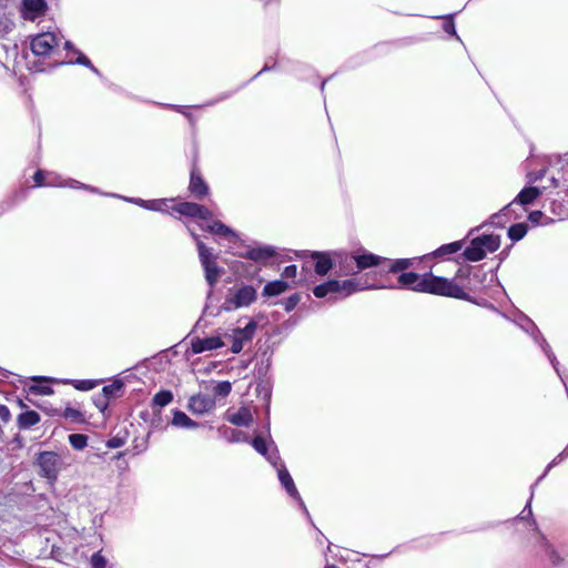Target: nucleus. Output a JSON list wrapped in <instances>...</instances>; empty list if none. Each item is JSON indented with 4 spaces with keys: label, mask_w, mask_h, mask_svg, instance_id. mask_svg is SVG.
I'll use <instances>...</instances> for the list:
<instances>
[{
    "label": "nucleus",
    "mask_w": 568,
    "mask_h": 568,
    "mask_svg": "<svg viewBox=\"0 0 568 568\" xmlns=\"http://www.w3.org/2000/svg\"><path fill=\"white\" fill-rule=\"evenodd\" d=\"M104 195H106V193H104ZM108 196H113V197H120L126 202H130V203H133V204H136L145 210H148L149 207V200H143V199H140V197H126V196H120V195H116V194H108Z\"/></svg>",
    "instance_id": "48"
},
{
    "label": "nucleus",
    "mask_w": 568,
    "mask_h": 568,
    "mask_svg": "<svg viewBox=\"0 0 568 568\" xmlns=\"http://www.w3.org/2000/svg\"><path fill=\"white\" fill-rule=\"evenodd\" d=\"M40 422V415L34 410H27L18 416V425L22 429H28Z\"/></svg>",
    "instance_id": "28"
},
{
    "label": "nucleus",
    "mask_w": 568,
    "mask_h": 568,
    "mask_svg": "<svg viewBox=\"0 0 568 568\" xmlns=\"http://www.w3.org/2000/svg\"><path fill=\"white\" fill-rule=\"evenodd\" d=\"M478 240L480 242V246L485 247L484 252L487 254V252H495L500 246V237L499 235L488 234V235H481L478 236Z\"/></svg>",
    "instance_id": "31"
},
{
    "label": "nucleus",
    "mask_w": 568,
    "mask_h": 568,
    "mask_svg": "<svg viewBox=\"0 0 568 568\" xmlns=\"http://www.w3.org/2000/svg\"><path fill=\"white\" fill-rule=\"evenodd\" d=\"M288 288V284L285 281L276 280L268 282L263 288V295L267 297L277 296L284 293Z\"/></svg>",
    "instance_id": "26"
},
{
    "label": "nucleus",
    "mask_w": 568,
    "mask_h": 568,
    "mask_svg": "<svg viewBox=\"0 0 568 568\" xmlns=\"http://www.w3.org/2000/svg\"><path fill=\"white\" fill-rule=\"evenodd\" d=\"M231 389H232L231 383L227 382V381H223V382H219L214 386L213 394L215 396L224 397V396H227L231 393Z\"/></svg>",
    "instance_id": "47"
},
{
    "label": "nucleus",
    "mask_w": 568,
    "mask_h": 568,
    "mask_svg": "<svg viewBox=\"0 0 568 568\" xmlns=\"http://www.w3.org/2000/svg\"><path fill=\"white\" fill-rule=\"evenodd\" d=\"M384 287H385L384 284L369 283L368 274H366L364 277H359V278H351V280H345L343 282L338 281L337 294L341 297H346L355 292L371 290V288H384Z\"/></svg>",
    "instance_id": "8"
},
{
    "label": "nucleus",
    "mask_w": 568,
    "mask_h": 568,
    "mask_svg": "<svg viewBox=\"0 0 568 568\" xmlns=\"http://www.w3.org/2000/svg\"><path fill=\"white\" fill-rule=\"evenodd\" d=\"M64 48L67 50H73L75 53H78V58L75 59V61H70V63H77V64L84 65V67L89 68L92 72H94L95 74H98V75L100 74L99 70L91 63V61L83 53L73 49V45L70 41L64 42Z\"/></svg>",
    "instance_id": "33"
},
{
    "label": "nucleus",
    "mask_w": 568,
    "mask_h": 568,
    "mask_svg": "<svg viewBox=\"0 0 568 568\" xmlns=\"http://www.w3.org/2000/svg\"><path fill=\"white\" fill-rule=\"evenodd\" d=\"M91 568H109V560L102 550L95 551L90 558Z\"/></svg>",
    "instance_id": "40"
},
{
    "label": "nucleus",
    "mask_w": 568,
    "mask_h": 568,
    "mask_svg": "<svg viewBox=\"0 0 568 568\" xmlns=\"http://www.w3.org/2000/svg\"><path fill=\"white\" fill-rule=\"evenodd\" d=\"M215 402L212 397L203 394L194 395L189 400V409L193 414L202 415L212 410Z\"/></svg>",
    "instance_id": "15"
},
{
    "label": "nucleus",
    "mask_w": 568,
    "mask_h": 568,
    "mask_svg": "<svg viewBox=\"0 0 568 568\" xmlns=\"http://www.w3.org/2000/svg\"><path fill=\"white\" fill-rule=\"evenodd\" d=\"M277 468L278 480L291 497H298L297 489L288 470L281 464Z\"/></svg>",
    "instance_id": "21"
},
{
    "label": "nucleus",
    "mask_w": 568,
    "mask_h": 568,
    "mask_svg": "<svg viewBox=\"0 0 568 568\" xmlns=\"http://www.w3.org/2000/svg\"><path fill=\"white\" fill-rule=\"evenodd\" d=\"M16 24L11 16L0 9V39L6 38L14 29Z\"/></svg>",
    "instance_id": "32"
},
{
    "label": "nucleus",
    "mask_w": 568,
    "mask_h": 568,
    "mask_svg": "<svg viewBox=\"0 0 568 568\" xmlns=\"http://www.w3.org/2000/svg\"><path fill=\"white\" fill-rule=\"evenodd\" d=\"M169 108H171V109H173V110H175V111H178V112H181V113H183V114H186V113L184 112V106H181V105H169Z\"/></svg>",
    "instance_id": "61"
},
{
    "label": "nucleus",
    "mask_w": 568,
    "mask_h": 568,
    "mask_svg": "<svg viewBox=\"0 0 568 568\" xmlns=\"http://www.w3.org/2000/svg\"><path fill=\"white\" fill-rule=\"evenodd\" d=\"M37 462L40 471L44 477L48 479L57 478L62 466L61 458L57 453L42 452L39 454Z\"/></svg>",
    "instance_id": "7"
},
{
    "label": "nucleus",
    "mask_w": 568,
    "mask_h": 568,
    "mask_svg": "<svg viewBox=\"0 0 568 568\" xmlns=\"http://www.w3.org/2000/svg\"><path fill=\"white\" fill-rule=\"evenodd\" d=\"M32 381L34 382V384H32L28 387V392L30 394H34V395H51V394H53V389L51 386L42 384L43 382H47L48 378L32 377Z\"/></svg>",
    "instance_id": "27"
},
{
    "label": "nucleus",
    "mask_w": 568,
    "mask_h": 568,
    "mask_svg": "<svg viewBox=\"0 0 568 568\" xmlns=\"http://www.w3.org/2000/svg\"><path fill=\"white\" fill-rule=\"evenodd\" d=\"M388 288H404L419 293H428L457 300L470 301L469 295L455 283L443 276H436L433 273L419 275L414 272H403L397 277V285H384Z\"/></svg>",
    "instance_id": "2"
},
{
    "label": "nucleus",
    "mask_w": 568,
    "mask_h": 568,
    "mask_svg": "<svg viewBox=\"0 0 568 568\" xmlns=\"http://www.w3.org/2000/svg\"><path fill=\"white\" fill-rule=\"evenodd\" d=\"M274 254L275 251L272 246H258L247 250L243 256L254 262H261L272 257Z\"/></svg>",
    "instance_id": "22"
},
{
    "label": "nucleus",
    "mask_w": 568,
    "mask_h": 568,
    "mask_svg": "<svg viewBox=\"0 0 568 568\" xmlns=\"http://www.w3.org/2000/svg\"><path fill=\"white\" fill-rule=\"evenodd\" d=\"M122 445H123V440L118 437H113V438L109 439V442H108V447H110V448H119Z\"/></svg>",
    "instance_id": "57"
},
{
    "label": "nucleus",
    "mask_w": 568,
    "mask_h": 568,
    "mask_svg": "<svg viewBox=\"0 0 568 568\" xmlns=\"http://www.w3.org/2000/svg\"><path fill=\"white\" fill-rule=\"evenodd\" d=\"M256 300V290L251 285H242L231 290L225 297L222 308L231 312L241 307L250 306Z\"/></svg>",
    "instance_id": "4"
},
{
    "label": "nucleus",
    "mask_w": 568,
    "mask_h": 568,
    "mask_svg": "<svg viewBox=\"0 0 568 568\" xmlns=\"http://www.w3.org/2000/svg\"><path fill=\"white\" fill-rule=\"evenodd\" d=\"M395 550H396V548H394L392 551H389L387 554L372 555L371 556V560L366 564V568H373V561L374 560L382 561L385 558H387L390 554H393Z\"/></svg>",
    "instance_id": "51"
},
{
    "label": "nucleus",
    "mask_w": 568,
    "mask_h": 568,
    "mask_svg": "<svg viewBox=\"0 0 568 568\" xmlns=\"http://www.w3.org/2000/svg\"><path fill=\"white\" fill-rule=\"evenodd\" d=\"M334 265L338 268V274L341 276L358 273L356 268V252H353L352 254L334 253Z\"/></svg>",
    "instance_id": "10"
},
{
    "label": "nucleus",
    "mask_w": 568,
    "mask_h": 568,
    "mask_svg": "<svg viewBox=\"0 0 568 568\" xmlns=\"http://www.w3.org/2000/svg\"><path fill=\"white\" fill-rule=\"evenodd\" d=\"M480 242L478 237L471 240L470 244L465 248L464 256L467 261L478 262L481 261L486 254L484 252L485 247L480 246Z\"/></svg>",
    "instance_id": "20"
},
{
    "label": "nucleus",
    "mask_w": 568,
    "mask_h": 568,
    "mask_svg": "<svg viewBox=\"0 0 568 568\" xmlns=\"http://www.w3.org/2000/svg\"><path fill=\"white\" fill-rule=\"evenodd\" d=\"M187 230L196 243V247L199 251V258L201 265L205 272V280L211 288L217 283L222 268H220L216 264V256L213 254L212 248L207 247L200 239V236L194 232V230L187 225ZM212 296V290L207 293V298Z\"/></svg>",
    "instance_id": "3"
},
{
    "label": "nucleus",
    "mask_w": 568,
    "mask_h": 568,
    "mask_svg": "<svg viewBox=\"0 0 568 568\" xmlns=\"http://www.w3.org/2000/svg\"><path fill=\"white\" fill-rule=\"evenodd\" d=\"M516 323L525 331L527 332L528 334H530L534 338V341L540 345L541 349L544 351V353L546 354V356L548 357V359L550 361L552 367L555 368V371L557 372V374L559 375V369H558V365H559V362L557 361L555 354L551 352L550 349V346L548 345L547 341L542 337L541 333L539 332L538 327L535 325V323L528 318L527 316L525 315H519L518 320L516 321Z\"/></svg>",
    "instance_id": "5"
},
{
    "label": "nucleus",
    "mask_w": 568,
    "mask_h": 568,
    "mask_svg": "<svg viewBox=\"0 0 568 568\" xmlns=\"http://www.w3.org/2000/svg\"><path fill=\"white\" fill-rule=\"evenodd\" d=\"M437 540H438V537H437V536H432V537H429V538L427 539V546H429V545H430V541L436 542Z\"/></svg>",
    "instance_id": "62"
},
{
    "label": "nucleus",
    "mask_w": 568,
    "mask_h": 568,
    "mask_svg": "<svg viewBox=\"0 0 568 568\" xmlns=\"http://www.w3.org/2000/svg\"><path fill=\"white\" fill-rule=\"evenodd\" d=\"M255 331L256 323L251 320L244 327L234 328L232 334H225V337H239L245 343L253 338Z\"/></svg>",
    "instance_id": "23"
},
{
    "label": "nucleus",
    "mask_w": 568,
    "mask_h": 568,
    "mask_svg": "<svg viewBox=\"0 0 568 568\" xmlns=\"http://www.w3.org/2000/svg\"><path fill=\"white\" fill-rule=\"evenodd\" d=\"M297 274V267L296 265H288L284 268L282 275L286 278H293Z\"/></svg>",
    "instance_id": "53"
},
{
    "label": "nucleus",
    "mask_w": 568,
    "mask_h": 568,
    "mask_svg": "<svg viewBox=\"0 0 568 568\" xmlns=\"http://www.w3.org/2000/svg\"><path fill=\"white\" fill-rule=\"evenodd\" d=\"M225 345L221 336H209L204 338L195 337L191 341L193 354H201L207 351H214Z\"/></svg>",
    "instance_id": "12"
},
{
    "label": "nucleus",
    "mask_w": 568,
    "mask_h": 568,
    "mask_svg": "<svg viewBox=\"0 0 568 568\" xmlns=\"http://www.w3.org/2000/svg\"><path fill=\"white\" fill-rule=\"evenodd\" d=\"M172 425L180 428H196L199 424L192 420L184 412L175 410Z\"/></svg>",
    "instance_id": "29"
},
{
    "label": "nucleus",
    "mask_w": 568,
    "mask_h": 568,
    "mask_svg": "<svg viewBox=\"0 0 568 568\" xmlns=\"http://www.w3.org/2000/svg\"><path fill=\"white\" fill-rule=\"evenodd\" d=\"M274 67H275V62H274L272 65H270L268 63H265V65L263 67V69H262L257 74H255V75H254V78H256L257 75H260L262 72H266V71H268V70L274 69Z\"/></svg>",
    "instance_id": "59"
},
{
    "label": "nucleus",
    "mask_w": 568,
    "mask_h": 568,
    "mask_svg": "<svg viewBox=\"0 0 568 568\" xmlns=\"http://www.w3.org/2000/svg\"><path fill=\"white\" fill-rule=\"evenodd\" d=\"M199 226L204 231H207L212 234H216L220 236H224V237H235L236 236V234L229 226H226L225 224H223L220 221H211V220L204 221L203 223H200Z\"/></svg>",
    "instance_id": "18"
},
{
    "label": "nucleus",
    "mask_w": 568,
    "mask_h": 568,
    "mask_svg": "<svg viewBox=\"0 0 568 568\" xmlns=\"http://www.w3.org/2000/svg\"><path fill=\"white\" fill-rule=\"evenodd\" d=\"M59 45L58 37L52 32H43L31 39L30 49L34 55L47 57Z\"/></svg>",
    "instance_id": "6"
},
{
    "label": "nucleus",
    "mask_w": 568,
    "mask_h": 568,
    "mask_svg": "<svg viewBox=\"0 0 568 568\" xmlns=\"http://www.w3.org/2000/svg\"><path fill=\"white\" fill-rule=\"evenodd\" d=\"M173 399V394L170 390H161L153 397V404L159 407L169 405Z\"/></svg>",
    "instance_id": "41"
},
{
    "label": "nucleus",
    "mask_w": 568,
    "mask_h": 568,
    "mask_svg": "<svg viewBox=\"0 0 568 568\" xmlns=\"http://www.w3.org/2000/svg\"><path fill=\"white\" fill-rule=\"evenodd\" d=\"M252 419V414L246 407H241L237 412L227 415V420L236 426H248Z\"/></svg>",
    "instance_id": "24"
},
{
    "label": "nucleus",
    "mask_w": 568,
    "mask_h": 568,
    "mask_svg": "<svg viewBox=\"0 0 568 568\" xmlns=\"http://www.w3.org/2000/svg\"><path fill=\"white\" fill-rule=\"evenodd\" d=\"M510 205H506L498 213H495L490 216L489 223L495 226H503L508 220L507 215L509 213Z\"/></svg>",
    "instance_id": "39"
},
{
    "label": "nucleus",
    "mask_w": 568,
    "mask_h": 568,
    "mask_svg": "<svg viewBox=\"0 0 568 568\" xmlns=\"http://www.w3.org/2000/svg\"><path fill=\"white\" fill-rule=\"evenodd\" d=\"M47 9L45 0H23L21 16L24 20L34 21L44 14Z\"/></svg>",
    "instance_id": "13"
},
{
    "label": "nucleus",
    "mask_w": 568,
    "mask_h": 568,
    "mask_svg": "<svg viewBox=\"0 0 568 568\" xmlns=\"http://www.w3.org/2000/svg\"><path fill=\"white\" fill-rule=\"evenodd\" d=\"M172 210L184 216L196 217L201 223L212 220L213 216L212 211L206 206L193 202L178 203L172 207Z\"/></svg>",
    "instance_id": "9"
},
{
    "label": "nucleus",
    "mask_w": 568,
    "mask_h": 568,
    "mask_svg": "<svg viewBox=\"0 0 568 568\" xmlns=\"http://www.w3.org/2000/svg\"><path fill=\"white\" fill-rule=\"evenodd\" d=\"M528 226L526 223H517L513 224L508 229V236L511 241L517 242L524 239V236L527 234Z\"/></svg>",
    "instance_id": "34"
},
{
    "label": "nucleus",
    "mask_w": 568,
    "mask_h": 568,
    "mask_svg": "<svg viewBox=\"0 0 568 568\" xmlns=\"http://www.w3.org/2000/svg\"><path fill=\"white\" fill-rule=\"evenodd\" d=\"M9 415V409L6 406L0 407V416L6 418Z\"/></svg>",
    "instance_id": "60"
},
{
    "label": "nucleus",
    "mask_w": 568,
    "mask_h": 568,
    "mask_svg": "<svg viewBox=\"0 0 568 568\" xmlns=\"http://www.w3.org/2000/svg\"><path fill=\"white\" fill-rule=\"evenodd\" d=\"M312 258L315 262V272L321 276L326 275L335 266L334 257H331L328 253L313 252Z\"/></svg>",
    "instance_id": "17"
},
{
    "label": "nucleus",
    "mask_w": 568,
    "mask_h": 568,
    "mask_svg": "<svg viewBox=\"0 0 568 568\" xmlns=\"http://www.w3.org/2000/svg\"><path fill=\"white\" fill-rule=\"evenodd\" d=\"M171 200H168V199L149 200L148 210L155 211V212H166L168 203Z\"/></svg>",
    "instance_id": "46"
},
{
    "label": "nucleus",
    "mask_w": 568,
    "mask_h": 568,
    "mask_svg": "<svg viewBox=\"0 0 568 568\" xmlns=\"http://www.w3.org/2000/svg\"><path fill=\"white\" fill-rule=\"evenodd\" d=\"M540 195L541 191L538 187L527 186L524 187L508 205H510V207L514 204L528 205L531 204Z\"/></svg>",
    "instance_id": "19"
},
{
    "label": "nucleus",
    "mask_w": 568,
    "mask_h": 568,
    "mask_svg": "<svg viewBox=\"0 0 568 568\" xmlns=\"http://www.w3.org/2000/svg\"><path fill=\"white\" fill-rule=\"evenodd\" d=\"M531 500L528 499L521 513L513 518L511 521L515 525L521 524L527 529V541L537 556L548 560L554 568L561 567L565 564V556H568V549L564 542L551 536V539L558 544V548H556L550 539L539 529L534 518Z\"/></svg>",
    "instance_id": "1"
},
{
    "label": "nucleus",
    "mask_w": 568,
    "mask_h": 568,
    "mask_svg": "<svg viewBox=\"0 0 568 568\" xmlns=\"http://www.w3.org/2000/svg\"><path fill=\"white\" fill-rule=\"evenodd\" d=\"M123 383L121 381H114L113 383L105 385L102 388L101 394L105 395V397L110 400L111 398H115L120 395L123 388Z\"/></svg>",
    "instance_id": "36"
},
{
    "label": "nucleus",
    "mask_w": 568,
    "mask_h": 568,
    "mask_svg": "<svg viewBox=\"0 0 568 568\" xmlns=\"http://www.w3.org/2000/svg\"><path fill=\"white\" fill-rule=\"evenodd\" d=\"M220 432H221L222 436L224 438H226V440L230 443H239V442L245 440V438H246V436L243 432L234 429V428L224 427V428H221Z\"/></svg>",
    "instance_id": "37"
},
{
    "label": "nucleus",
    "mask_w": 568,
    "mask_h": 568,
    "mask_svg": "<svg viewBox=\"0 0 568 568\" xmlns=\"http://www.w3.org/2000/svg\"><path fill=\"white\" fill-rule=\"evenodd\" d=\"M444 30L448 34L456 36V28H455V24H454V22L452 20H449V21L444 23Z\"/></svg>",
    "instance_id": "56"
},
{
    "label": "nucleus",
    "mask_w": 568,
    "mask_h": 568,
    "mask_svg": "<svg viewBox=\"0 0 568 568\" xmlns=\"http://www.w3.org/2000/svg\"><path fill=\"white\" fill-rule=\"evenodd\" d=\"M462 247H463V242H460V241L452 242V243L444 244V245H442L440 247H438V248L433 253V255H434V256H445V255H449V254H453V253L458 252L459 250H462Z\"/></svg>",
    "instance_id": "35"
},
{
    "label": "nucleus",
    "mask_w": 568,
    "mask_h": 568,
    "mask_svg": "<svg viewBox=\"0 0 568 568\" xmlns=\"http://www.w3.org/2000/svg\"><path fill=\"white\" fill-rule=\"evenodd\" d=\"M254 449L263 455L273 466L277 467L281 458L273 443H267L263 437H255L252 442Z\"/></svg>",
    "instance_id": "11"
},
{
    "label": "nucleus",
    "mask_w": 568,
    "mask_h": 568,
    "mask_svg": "<svg viewBox=\"0 0 568 568\" xmlns=\"http://www.w3.org/2000/svg\"><path fill=\"white\" fill-rule=\"evenodd\" d=\"M356 252V268L358 272L385 264L387 258L381 257L365 250H357Z\"/></svg>",
    "instance_id": "14"
},
{
    "label": "nucleus",
    "mask_w": 568,
    "mask_h": 568,
    "mask_svg": "<svg viewBox=\"0 0 568 568\" xmlns=\"http://www.w3.org/2000/svg\"><path fill=\"white\" fill-rule=\"evenodd\" d=\"M300 302V296L297 294H294L290 296L285 303V310L287 312L292 311Z\"/></svg>",
    "instance_id": "52"
},
{
    "label": "nucleus",
    "mask_w": 568,
    "mask_h": 568,
    "mask_svg": "<svg viewBox=\"0 0 568 568\" xmlns=\"http://www.w3.org/2000/svg\"><path fill=\"white\" fill-rule=\"evenodd\" d=\"M232 341L231 351L233 354H239L244 346V342L240 339L239 337H230Z\"/></svg>",
    "instance_id": "50"
},
{
    "label": "nucleus",
    "mask_w": 568,
    "mask_h": 568,
    "mask_svg": "<svg viewBox=\"0 0 568 568\" xmlns=\"http://www.w3.org/2000/svg\"><path fill=\"white\" fill-rule=\"evenodd\" d=\"M57 186H68V187H72V189L88 190V191L93 192V193H100L98 189H95L93 186H90V185H87V184H83V183H81V182H79L77 180H68L64 183H62L58 179V185Z\"/></svg>",
    "instance_id": "45"
},
{
    "label": "nucleus",
    "mask_w": 568,
    "mask_h": 568,
    "mask_svg": "<svg viewBox=\"0 0 568 568\" xmlns=\"http://www.w3.org/2000/svg\"><path fill=\"white\" fill-rule=\"evenodd\" d=\"M69 443H70V445L74 449L81 450L84 447H87V445H88V437L85 435H82V434H71L69 436Z\"/></svg>",
    "instance_id": "44"
},
{
    "label": "nucleus",
    "mask_w": 568,
    "mask_h": 568,
    "mask_svg": "<svg viewBox=\"0 0 568 568\" xmlns=\"http://www.w3.org/2000/svg\"><path fill=\"white\" fill-rule=\"evenodd\" d=\"M70 384L78 390L88 392L93 389L98 385V382L93 379H73L70 381Z\"/></svg>",
    "instance_id": "43"
},
{
    "label": "nucleus",
    "mask_w": 568,
    "mask_h": 568,
    "mask_svg": "<svg viewBox=\"0 0 568 568\" xmlns=\"http://www.w3.org/2000/svg\"><path fill=\"white\" fill-rule=\"evenodd\" d=\"M189 190L193 194V196L196 197L197 200H202L205 195L209 194L207 184L202 179L199 171L195 169H193L191 172Z\"/></svg>",
    "instance_id": "16"
},
{
    "label": "nucleus",
    "mask_w": 568,
    "mask_h": 568,
    "mask_svg": "<svg viewBox=\"0 0 568 568\" xmlns=\"http://www.w3.org/2000/svg\"><path fill=\"white\" fill-rule=\"evenodd\" d=\"M45 175H47V173L44 171H41V170H38L34 173L33 180H34V183H36L37 186H45V185H48V186H57L58 185V178L57 176H53L49 181H45ZM48 175H51V174L48 173Z\"/></svg>",
    "instance_id": "38"
},
{
    "label": "nucleus",
    "mask_w": 568,
    "mask_h": 568,
    "mask_svg": "<svg viewBox=\"0 0 568 568\" xmlns=\"http://www.w3.org/2000/svg\"><path fill=\"white\" fill-rule=\"evenodd\" d=\"M61 416H63L65 419H69L71 422L75 423H82L84 422V415L82 412L78 408L73 407H67L62 413Z\"/></svg>",
    "instance_id": "42"
},
{
    "label": "nucleus",
    "mask_w": 568,
    "mask_h": 568,
    "mask_svg": "<svg viewBox=\"0 0 568 568\" xmlns=\"http://www.w3.org/2000/svg\"><path fill=\"white\" fill-rule=\"evenodd\" d=\"M528 217L532 224H538L540 222V219L542 217V212L541 211H532L529 213Z\"/></svg>",
    "instance_id": "55"
},
{
    "label": "nucleus",
    "mask_w": 568,
    "mask_h": 568,
    "mask_svg": "<svg viewBox=\"0 0 568 568\" xmlns=\"http://www.w3.org/2000/svg\"><path fill=\"white\" fill-rule=\"evenodd\" d=\"M416 258H398L395 261L387 260L385 263H387L388 272L392 273H398L404 272L405 270H408L414 265V262Z\"/></svg>",
    "instance_id": "30"
},
{
    "label": "nucleus",
    "mask_w": 568,
    "mask_h": 568,
    "mask_svg": "<svg viewBox=\"0 0 568 568\" xmlns=\"http://www.w3.org/2000/svg\"><path fill=\"white\" fill-rule=\"evenodd\" d=\"M338 291V281L337 280H331L323 284L316 285L313 288V294L317 298L326 297L329 294H337Z\"/></svg>",
    "instance_id": "25"
},
{
    "label": "nucleus",
    "mask_w": 568,
    "mask_h": 568,
    "mask_svg": "<svg viewBox=\"0 0 568 568\" xmlns=\"http://www.w3.org/2000/svg\"><path fill=\"white\" fill-rule=\"evenodd\" d=\"M93 403L101 413H104L109 406V399L105 397V395H102L101 393L97 394L93 397Z\"/></svg>",
    "instance_id": "49"
},
{
    "label": "nucleus",
    "mask_w": 568,
    "mask_h": 568,
    "mask_svg": "<svg viewBox=\"0 0 568 568\" xmlns=\"http://www.w3.org/2000/svg\"><path fill=\"white\" fill-rule=\"evenodd\" d=\"M296 500H297L298 509L303 510V513L305 514V516L307 517V519L310 520V523H312V524H313L312 518H311V515H310V513H308V510H307V508H306V506H305V504H304L303 499H296Z\"/></svg>",
    "instance_id": "58"
},
{
    "label": "nucleus",
    "mask_w": 568,
    "mask_h": 568,
    "mask_svg": "<svg viewBox=\"0 0 568 568\" xmlns=\"http://www.w3.org/2000/svg\"><path fill=\"white\" fill-rule=\"evenodd\" d=\"M324 568H338V567L334 564H327Z\"/></svg>",
    "instance_id": "63"
},
{
    "label": "nucleus",
    "mask_w": 568,
    "mask_h": 568,
    "mask_svg": "<svg viewBox=\"0 0 568 568\" xmlns=\"http://www.w3.org/2000/svg\"><path fill=\"white\" fill-rule=\"evenodd\" d=\"M568 457V446L552 459V462L548 465V468L559 464L564 458Z\"/></svg>",
    "instance_id": "54"
}]
</instances>
